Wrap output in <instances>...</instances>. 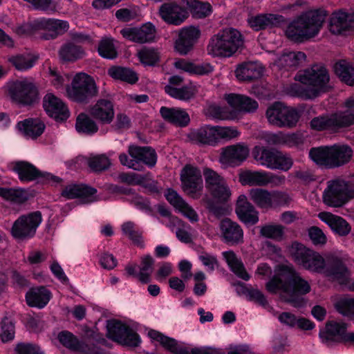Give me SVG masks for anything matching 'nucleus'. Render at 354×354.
<instances>
[{
  "instance_id": "f257e3e1",
  "label": "nucleus",
  "mask_w": 354,
  "mask_h": 354,
  "mask_svg": "<svg viewBox=\"0 0 354 354\" xmlns=\"http://www.w3.org/2000/svg\"><path fill=\"white\" fill-rule=\"evenodd\" d=\"M295 261L304 268L312 272L322 273L333 281L346 284L350 272L344 263V258L335 254L326 255L324 259L319 253L297 241L290 247Z\"/></svg>"
},
{
  "instance_id": "f03ea898",
  "label": "nucleus",
  "mask_w": 354,
  "mask_h": 354,
  "mask_svg": "<svg viewBox=\"0 0 354 354\" xmlns=\"http://www.w3.org/2000/svg\"><path fill=\"white\" fill-rule=\"evenodd\" d=\"M266 290L272 294L279 292L282 301L295 308L304 306L303 295L308 293L310 286L291 266H283L279 272L266 283Z\"/></svg>"
},
{
  "instance_id": "7ed1b4c3",
  "label": "nucleus",
  "mask_w": 354,
  "mask_h": 354,
  "mask_svg": "<svg viewBox=\"0 0 354 354\" xmlns=\"http://www.w3.org/2000/svg\"><path fill=\"white\" fill-rule=\"evenodd\" d=\"M295 79L301 84H292L288 88V93L294 97L313 99L330 88L328 71L322 64H314L298 72Z\"/></svg>"
},
{
  "instance_id": "20e7f679",
  "label": "nucleus",
  "mask_w": 354,
  "mask_h": 354,
  "mask_svg": "<svg viewBox=\"0 0 354 354\" xmlns=\"http://www.w3.org/2000/svg\"><path fill=\"white\" fill-rule=\"evenodd\" d=\"M326 16V12L320 10L303 12L288 24L285 35L295 43L308 41L319 34Z\"/></svg>"
},
{
  "instance_id": "39448f33",
  "label": "nucleus",
  "mask_w": 354,
  "mask_h": 354,
  "mask_svg": "<svg viewBox=\"0 0 354 354\" xmlns=\"http://www.w3.org/2000/svg\"><path fill=\"white\" fill-rule=\"evenodd\" d=\"M244 43L241 33L233 28H225L212 35L207 45V53L212 57L230 58Z\"/></svg>"
},
{
  "instance_id": "423d86ee",
  "label": "nucleus",
  "mask_w": 354,
  "mask_h": 354,
  "mask_svg": "<svg viewBox=\"0 0 354 354\" xmlns=\"http://www.w3.org/2000/svg\"><path fill=\"white\" fill-rule=\"evenodd\" d=\"M66 95L74 102H86L97 95V88L93 77L85 73H78L66 86Z\"/></svg>"
},
{
  "instance_id": "0eeeda50",
  "label": "nucleus",
  "mask_w": 354,
  "mask_h": 354,
  "mask_svg": "<svg viewBox=\"0 0 354 354\" xmlns=\"http://www.w3.org/2000/svg\"><path fill=\"white\" fill-rule=\"evenodd\" d=\"M266 115L271 125L279 128H293L300 118V113L297 109L280 102H274L270 106Z\"/></svg>"
},
{
  "instance_id": "6e6552de",
  "label": "nucleus",
  "mask_w": 354,
  "mask_h": 354,
  "mask_svg": "<svg viewBox=\"0 0 354 354\" xmlns=\"http://www.w3.org/2000/svg\"><path fill=\"white\" fill-rule=\"evenodd\" d=\"M128 152L131 158L125 153H121L119 156L121 164L128 168L140 171L142 169V163L149 167L156 164L157 155L151 147L130 145Z\"/></svg>"
},
{
  "instance_id": "1a4fd4ad",
  "label": "nucleus",
  "mask_w": 354,
  "mask_h": 354,
  "mask_svg": "<svg viewBox=\"0 0 354 354\" xmlns=\"http://www.w3.org/2000/svg\"><path fill=\"white\" fill-rule=\"evenodd\" d=\"M353 197L354 191L350 189L348 183L339 179L328 181L322 194L324 203L332 207H340Z\"/></svg>"
},
{
  "instance_id": "9d476101",
  "label": "nucleus",
  "mask_w": 354,
  "mask_h": 354,
  "mask_svg": "<svg viewBox=\"0 0 354 354\" xmlns=\"http://www.w3.org/2000/svg\"><path fill=\"white\" fill-rule=\"evenodd\" d=\"M8 95L15 103L20 106H31L39 100L37 88L30 80H17L8 85Z\"/></svg>"
},
{
  "instance_id": "9b49d317",
  "label": "nucleus",
  "mask_w": 354,
  "mask_h": 354,
  "mask_svg": "<svg viewBox=\"0 0 354 354\" xmlns=\"http://www.w3.org/2000/svg\"><path fill=\"white\" fill-rule=\"evenodd\" d=\"M183 190L194 199L199 198L203 189V182L200 169L192 165H186L180 173Z\"/></svg>"
},
{
  "instance_id": "f8f14e48",
  "label": "nucleus",
  "mask_w": 354,
  "mask_h": 354,
  "mask_svg": "<svg viewBox=\"0 0 354 354\" xmlns=\"http://www.w3.org/2000/svg\"><path fill=\"white\" fill-rule=\"evenodd\" d=\"M41 221L42 216L39 212L21 216L12 225V235L18 239L32 238L35 234Z\"/></svg>"
},
{
  "instance_id": "ddd939ff",
  "label": "nucleus",
  "mask_w": 354,
  "mask_h": 354,
  "mask_svg": "<svg viewBox=\"0 0 354 354\" xmlns=\"http://www.w3.org/2000/svg\"><path fill=\"white\" fill-rule=\"evenodd\" d=\"M107 335L109 338L122 344L129 346H138L140 343V336L132 328L115 320L107 322Z\"/></svg>"
},
{
  "instance_id": "4468645a",
  "label": "nucleus",
  "mask_w": 354,
  "mask_h": 354,
  "mask_svg": "<svg viewBox=\"0 0 354 354\" xmlns=\"http://www.w3.org/2000/svg\"><path fill=\"white\" fill-rule=\"evenodd\" d=\"M10 169L15 172L21 182H30L42 178L55 183H59L62 179L48 173L37 169L32 164L27 161H15L10 165Z\"/></svg>"
},
{
  "instance_id": "2eb2a0df",
  "label": "nucleus",
  "mask_w": 354,
  "mask_h": 354,
  "mask_svg": "<svg viewBox=\"0 0 354 354\" xmlns=\"http://www.w3.org/2000/svg\"><path fill=\"white\" fill-rule=\"evenodd\" d=\"M249 152L248 147L243 142L230 145L222 149L220 162L227 166L237 167L247 159Z\"/></svg>"
},
{
  "instance_id": "dca6fc26",
  "label": "nucleus",
  "mask_w": 354,
  "mask_h": 354,
  "mask_svg": "<svg viewBox=\"0 0 354 354\" xmlns=\"http://www.w3.org/2000/svg\"><path fill=\"white\" fill-rule=\"evenodd\" d=\"M180 138L187 142L215 145V128L214 126L204 125L197 129H192L189 133H181Z\"/></svg>"
},
{
  "instance_id": "f3484780",
  "label": "nucleus",
  "mask_w": 354,
  "mask_h": 354,
  "mask_svg": "<svg viewBox=\"0 0 354 354\" xmlns=\"http://www.w3.org/2000/svg\"><path fill=\"white\" fill-rule=\"evenodd\" d=\"M35 26L46 31L42 35V38L47 40L55 39L59 35L65 33L69 28L67 21L51 18L39 19L35 21Z\"/></svg>"
},
{
  "instance_id": "a211bd4d",
  "label": "nucleus",
  "mask_w": 354,
  "mask_h": 354,
  "mask_svg": "<svg viewBox=\"0 0 354 354\" xmlns=\"http://www.w3.org/2000/svg\"><path fill=\"white\" fill-rule=\"evenodd\" d=\"M224 99L233 109L232 111H236L237 118L240 113H254L259 107L257 101L245 95L226 93L224 95Z\"/></svg>"
},
{
  "instance_id": "6ab92c4d",
  "label": "nucleus",
  "mask_w": 354,
  "mask_h": 354,
  "mask_svg": "<svg viewBox=\"0 0 354 354\" xmlns=\"http://www.w3.org/2000/svg\"><path fill=\"white\" fill-rule=\"evenodd\" d=\"M43 107L46 113L56 120H66L69 111L64 102L51 93H47L43 99Z\"/></svg>"
},
{
  "instance_id": "aec40b11",
  "label": "nucleus",
  "mask_w": 354,
  "mask_h": 354,
  "mask_svg": "<svg viewBox=\"0 0 354 354\" xmlns=\"http://www.w3.org/2000/svg\"><path fill=\"white\" fill-rule=\"evenodd\" d=\"M89 115L102 124H110L115 116L114 105L108 99H99L88 109Z\"/></svg>"
},
{
  "instance_id": "412c9836",
  "label": "nucleus",
  "mask_w": 354,
  "mask_h": 354,
  "mask_svg": "<svg viewBox=\"0 0 354 354\" xmlns=\"http://www.w3.org/2000/svg\"><path fill=\"white\" fill-rule=\"evenodd\" d=\"M125 39L137 43H146L152 41L156 36V28L151 23H147L140 28H126L120 30Z\"/></svg>"
},
{
  "instance_id": "4be33fe9",
  "label": "nucleus",
  "mask_w": 354,
  "mask_h": 354,
  "mask_svg": "<svg viewBox=\"0 0 354 354\" xmlns=\"http://www.w3.org/2000/svg\"><path fill=\"white\" fill-rule=\"evenodd\" d=\"M201 35L198 26H187L178 32V54L187 55L196 44Z\"/></svg>"
},
{
  "instance_id": "5701e85b",
  "label": "nucleus",
  "mask_w": 354,
  "mask_h": 354,
  "mask_svg": "<svg viewBox=\"0 0 354 354\" xmlns=\"http://www.w3.org/2000/svg\"><path fill=\"white\" fill-rule=\"evenodd\" d=\"M235 212L239 220L246 225H254L259 221V212L245 195L239 196Z\"/></svg>"
},
{
  "instance_id": "b1692460",
  "label": "nucleus",
  "mask_w": 354,
  "mask_h": 354,
  "mask_svg": "<svg viewBox=\"0 0 354 354\" xmlns=\"http://www.w3.org/2000/svg\"><path fill=\"white\" fill-rule=\"evenodd\" d=\"M249 26L255 31L277 27L285 21V18L276 14H259L250 16L247 19Z\"/></svg>"
},
{
  "instance_id": "393cba45",
  "label": "nucleus",
  "mask_w": 354,
  "mask_h": 354,
  "mask_svg": "<svg viewBox=\"0 0 354 354\" xmlns=\"http://www.w3.org/2000/svg\"><path fill=\"white\" fill-rule=\"evenodd\" d=\"M222 237L225 243L238 245L243 242V230L236 222L225 218L220 223Z\"/></svg>"
},
{
  "instance_id": "a878e982",
  "label": "nucleus",
  "mask_w": 354,
  "mask_h": 354,
  "mask_svg": "<svg viewBox=\"0 0 354 354\" xmlns=\"http://www.w3.org/2000/svg\"><path fill=\"white\" fill-rule=\"evenodd\" d=\"M59 342L71 351L80 354H100L94 348H91L87 345L80 341L73 333L64 330L58 334Z\"/></svg>"
},
{
  "instance_id": "bb28decb",
  "label": "nucleus",
  "mask_w": 354,
  "mask_h": 354,
  "mask_svg": "<svg viewBox=\"0 0 354 354\" xmlns=\"http://www.w3.org/2000/svg\"><path fill=\"white\" fill-rule=\"evenodd\" d=\"M96 192V189L84 184L72 183L63 188L61 195L66 199L81 198L88 202H93L95 201L93 196Z\"/></svg>"
},
{
  "instance_id": "cd10ccee",
  "label": "nucleus",
  "mask_w": 354,
  "mask_h": 354,
  "mask_svg": "<svg viewBox=\"0 0 354 354\" xmlns=\"http://www.w3.org/2000/svg\"><path fill=\"white\" fill-rule=\"evenodd\" d=\"M318 218L328 225L333 232L339 236H346L351 232V227L349 223L339 216L322 212L318 214Z\"/></svg>"
},
{
  "instance_id": "c85d7f7f",
  "label": "nucleus",
  "mask_w": 354,
  "mask_h": 354,
  "mask_svg": "<svg viewBox=\"0 0 354 354\" xmlns=\"http://www.w3.org/2000/svg\"><path fill=\"white\" fill-rule=\"evenodd\" d=\"M346 334V324L331 321L326 324L324 330L320 331L319 337L324 342H343Z\"/></svg>"
},
{
  "instance_id": "c756f323",
  "label": "nucleus",
  "mask_w": 354,
  "mask_h": 354,
  "mask_svg": "<svg viewBox=\"0 0 354 354\" xmlns=\"http://www.w3.org/2000/svg\"><path fill=\"white\" fill-rule=\"evenodd\" d=\"M50 298V292L44 286L32 288L26 294L27 304L38 308L46 306Z\"/></svg>"
},
{
  "instance_id": "7c9ffc66",
  "label": "nucleus",
  "mask_w": 354,
  "mask_h": 354,
  "mask_svg": "<svg viewBox=\"0 0 354 354\" xmlns=\"http://www.w3.org/2000/svg\"><path fill=\"white\" fill-rule=\"evenodd\" d=\"M45 124L38 118H28L17 123L19 130L28 138L35 139L44 131Z\"/></svg>"
},
{
  "instance_id": "2f4dec72",
  "label": "nucleus",
  "mask_w": 354,
  "mask_h": 354,
  "mask_svg": "<svg viewBox=\"0 0 354 354\" xmlns=\"http://www.w3.org/2000/svg\"><path fill=\"white\" fill-rule=\"evenodd\" d=\"M263 74V68L255 62H245L237 66L235 75L239 81H251L259 78Z\"/></svg>"
},
{
  "instance_id": "473e14b6",
  "label": "nucleus",
  "mask_w": 354,
  "mask_h": 354,
  "mask_svg": "<svg viewBox=\"0 0 354 354\" xmlns=\"http://www.w3.org/2000/svg\"><path fill=\"white\" fill-rule=\"evenodd\" d=\"M222 256L230 270L239 278L245 281L250 279V275L247 272L241 259L232 250L223 252Z\"/></svg>"
},
{
  "instance_id": "72a5a7b5",
  "label": "nucleus",
  "mask_w": 354,
  "mask_h": 354,
  "mask_svg": "<svg viewBox=\"0 0 354 354\" xmlns=\"http://www.w3.org/2000/svg\"><path fill=\"white\" fill-rule=\"evenodd\" d=\"M353 26V22L349 19L348 15L339 11L332 15L330 19L329 28L332 33L340 35L351 29Z\"/></svg>"
},
{
  "instance_id": "f704fd0d",
  "label": "nucleus",
  "mask_w": 354,
  "mask_h": 354,
  "mask_svg": "<svg viewBox=\"0 0 354 354\" xmlns=\"http://www.w3.org/2000/svg\"><path fill=\"white\" fill-rule=\"evenodd\" d=\"M306 58L305 53L301 51L284 53L275 61V64L279 68L290 70L297 68Z\"/></svg>"
},
{
  "instance_id": "c9c22d12",
  "label": "nucleus",
  "mask_w": 354,
  "mask_h": 354,
  "mask_svg": "<svg viewBox=\"0 0 354 354\" xmlns=\"http://www.w3.org/2000/svg\"><path fill=\"white\" fill-rule=\"evenodd\" d=\"M353 151L346 145L330 146L331 168L340 167L347 163L351 158Z\"/></svg>"
},
{
  "instance_id": "e433bc0d",
  "label": "nucleus",
  "mask_w": 354,
  "mask_h": 354,
  "mask_svg": "<svg viewBox=\"0 0 354 354\" xmlns=\"http://www.w3.org/2000/svg\"><path fill=\"white\" fill-rule=\"evenodd\" d=\"M266 171L245 170L239 174V182L243 185L266 186Z\"/></svg>"
},
{
  "instance_id": "4c0bfd02",
  "label": "nucleus",
  "mask_w": 354,
  "mask_h": 354,
  "mask_svg": "<svg viewBox=\"0 0 354 354\" xmlns=\"http://www.w3.org/2000/svg\"><path fill=\"white\" fill-rule=\"evenodd\" d=\"M250 199L261 209L272 208V191L270 192L262 188H253L249 192Z\"/></svg>"
},
{
  "instance_id": "58836bf2",
  "label": "nucleus",
  "mask_w": 354,
  "mask_h": 354,
  "mask_svg": "<svg viewBox=\"0 0 354 354\" xmlns=\"http://www.w3.org/2000/svg\"><path fill=\"white\" fill-rule=\"evenodd\" d=\"M205 114L211 118L220 120H234L237 119L236 111L230 109L226 106H222L215 104L207 106Z\"/></svg>"
},
{
  "instance_id": "ea45409f",
  "label": "nucleus",
  "mask_w": 354,
  "mask_h": 354,
  "mask_svg": "<svg viewBox=\"0 0 354 354\" xmlns=\"http://www.w3.org/2000/svg\"><path fill=\"white\" fill-rule=\"evenodd\" d=\"M178 70H182L190 74L205 75L214 71V66L209 63L194 64L185 59H178Z\"/></svg>"
},
{
  "instance_id": "a19ab883",
  "label": "nucleus",
  "mask_w": 354,
  "mask_h": 354,
  "mask_svg": "<svg viewBox=\"0 0 354 354\" xmlns=\"http://www.w3.org/2000/svg\"><path fill=\"white\" fill-rule=\"evenodd\" d=\"M309 156L317 165L331 168L330 146L313 147L309 151Z\"/></svg>"
},
{
  "instance_id": "79ce46f5",
  "label": "nucleus",
  "mask_w": 354,
  "mask_h": 354,
  "mask_svg": "<svg viewBox=\"0 0 354 354\" xmlns=\"http://www.w3.org/2000/svg\"><path fill=\"white\" fill-rule=\"evenodd\" d=\"M335 74L348 86H354V67L346 60H340L335 64Z\"/></svg>"
},
{
  "instance_id": "37998d69",
  "label": "nucleus",
  "mask_w": 354,
  "mask_h": 354,
  "mask_svg": "<svg viewBox=\"0 0 354 354\" xmlns=\"http://www.w3.org/2000/svg\"><path fill=\"white\" fill-rule=\"evenodd\" d=\"M276 151L263 147L256 146L253 148L252 155L254 159L262 166L272 169Z\"/></svg>"
},
{
  "instance_id": "c03bdc74",
  "label": "nucleus",
  "mask_w": 354,
  "mask_h": 354,
  "mask_svg": "<svg viewBox=\"0 0 354 354\" xmlns=\"http://www.w3.org/2000/svg\"><path fill=\"white\" fill-rule=\"evenodd\" d=\"M90 115L80 113L76 119L75 129L79 133L93 135L97 132L98 126Z\"/></svg>"
},
{
  "instance_id": "a18cd8bd",
  "label": "nucleus",
  "mask_w": 354,
  "mask_h": 354,
  "mask_svg": "<svg viewBox=\"0 0 354 354\" xmlns=\"http://www.w3.org/2000/svg\"><path fill=\"white\" fill-rule=\"evenodd\" d=\"M84 50L73 43L64 44L59 50V58L64 62H75L84 56Z\"/></svg>"
},
{
  "instance_id": "49530a36",
  "label": "nucleus",
  "mask_w": 354,
  "mask_h": 354,
  "mask_svg": "<svg viewBox=\"0 0 354 354\" xmlns=\"http://www.w3.org/2000/svg\"><path fill=\"white\" fill-rule=\"evenodd\" d=\"M108 74L113 79L127 82L129 84H134L138 80L137 74L134 71L121 66L111 67L108 70Z\"/></svg>"
},
{
  "instance_id": "de8ad7c7",
  "label": "nucleus",
  "mask_w": 354,
  "mask_h": 354,
  "mask_svg": "<svg viewBox=\"0 0 354 354\" xmlns=\"http://www.w3.org/2000/svg\"><path fill=\"white\" fill-rule=\"evenodd\" d=\"M331 115L335 129L354 124V109L339 111Z\"/></svg>"
},
{
  "instance_id": "09e8293b",
  "label": "nucleus",
  "mask_w": 354,
  "mask_h": 354,
  "mask_svg": "<svg viewBox=\"0 0 354 354\" xmlns=\"http://www.w3.org/2000/svg\"><path fill=\"white\" fill-rule=\"evenodd\" d=\"M148 336L152 341L159 342L165 350L171 353L177 354V343L174 339L167 337L155 330H149Z\"/></svg>"
},
{
  "instance_id": "8fccbe9b",
  "label": "nucleus",
  "mask_w": 354,
  "mask_h": 354,
  "mask_svg": "<svg viewBox=\"0 0 354 354\" xmlns=\"http://www.w3.org/2000/svg\"><path fill=\"white\" fill-rule=\"evenodd\" d=\"M97 51L99 55L105 59H113L118 57L117 47L114 40L111 37H104L100 41Z\"/></svg>"
},
{
  "instance_id": "3c124183",
  "label": "nucleus",
  "mask_w": 354,
  "mask_h": 354,
  "mask_svg": "<svg viewBox=\"0 0 354 354\" xmlns=\"http://www.w3.org/2000/svg\"><path fill=\"white\" fill-rule=\"evenodd\" d=\"M212 201L217 203H227L231 198L232 192L226 181L208 190Z\"/></svg>"
},
{
  "instance_id": "603ef678",
  "label": "nucleus",
  "mask_w": 354,
  "mask_h": 354,
  "mask_svg": "<svg viewBox=\"0 0 354 354\" xmlns=\"http://www.w3.org/2000/svg\"><path fill=\"white\" fill-rule=\"evenodd\" d=\"M121 229L123 234L127 236L135 244L141 248L144 246L142 232L136 227L134 223L131 221L125 222L122 225Z\"/></svg>"
},
{
  "instance_id": "864d4df0",
  "label": "nucleus",
  "mask_w": 354,
  "mask_h": 354,
  "mask_svg": "<svg viewBox=\"0 0 354 354\" xmlns=\"http://www.w3.org/2000/svg\"><path fill=\"white\" fill-rule=\"evenodd\" d=\"M159 14L167 24H177V3L176 2L163 3L159 8Z\"/></svg>"
},
{
  "instance_id": "5fc2aeb1",
  "label": "nucleus",
  "mask_w": 354,
  "mask_h": 354,
  "mask_svg": "<svg viewBox=\"0 0 354 354\" xmlns=\"http://www.w3.org/2000/svg\"><path fill=\"white\" fill-rule=\"evenodd\" d=\"M8 61L19 71L28 70L35 63V59L29 54L11 56Z\"/></svg>"
},
{
  "instance_id": "6e6d98bb",
  "label": "nucleus",
  "mask_w": 354,
  "mask_h": 354,
  "mask_svg": "<svg viewBox=\"0 0 354 354\" xmlns=\"http://www.w3.org/2000/svg\"><path fill=\"white\" fill-rule=\"evenodd\" d=\"M87 164L92 171L100 172L107 169L111 165V162L107 156L100 154L91 156L87 159Z\"/></svg>"
},
{
  "instance_id": "4d7b16f0",
  "label": "nucleus",
  "mask_w": 354,
  "mask_h": 354,
  "mask_svg": "<svg viewBox=\"0 0 354 354\" xmlns=\"http://www.w3.org/2000/svg\"><path fill=\"white\" fill-rule=\"evenodd\" d=\"M154 261L153 258L147 255L142 258L140 271L138 273V278L142 283H148L150 281V276L153 272V265Z\"/></svg>"
},
{
  "instance_id": "13d9d810",
  "label": "nucleus",
  "mask_w": 354,
  "mask_h": 354,
  "mask_svg": "<svg viewBox=\"0 0 354 354\" xmlns=\"http://www.w3.org/2000/svg\"><path fill=\"white\" fill-rule=\"evenodd\" d=\"M140 62L146 66H154L160 59L159 52L151 48H143L138 52Z\"/></svg>"
},
{
  "instance_id": "bf43d9fd",
  "label": "nucleus",
  "mask_w": 354,
  "mask_h": 354,
  "mask_svg": "<svg viewBox=\"0 0 354 354\" xmlns=\"http://www.w3.org/2000/svg\"><path fill=\"white\" fill-rule=\"evenodd\" d=\"M335 308L343 316L354 320V298H342L335 303Z\"/></svg>"
},
{
  "instance_id": "052dcab7",
  "label": "nucleus",
  "mask_w": 354,
  "mask_h": 354,
  "mask_svg": "<svg viewBox=\"0 0 354 354\" xmlns=\"http://www.w3.org/2000/svg\"><path fill=\"white\" fill-rule=\"evenodd\" d=\"M216 144L220 140H230L238 138L241 133L236 127H220L214 126Z\"/></svg>"
},
{
  "instance_id": "680f3d73",
  "label": "nucleus",
  "mask_w": 354,
  "mask_h": 354,
  "mask_svg": "<svg viewBox=\"0 0 354 354\" xmlns=\"http://www.w3.org/2000/svg\"><path fill=\"white\" fill-rule=\"evenodd\" d=\"M283 234L284 227L281 225H266L260 230L262 236L274 240L282 239Z\"/></svg>"
},
{
  "instance_id": "e2e57ef3",
  "label": "nucleus",
  "mask_w": 354,
  "mask_h": 354,
  "mask_svg": "<svg viewBox=\"0 0 354 354\" xmlns=\"http://www.w3.org/2000/svg\"><path fill=\"white\" fill-rule=\"evenodd\" d=\"M203 172L205 178V187L207 191L225 182L223 177L210 168H204Z\"/></svg>"
},
{
  "instance_id": "0e129e2a",
  "label": "nucleus",
  "mask_w": 354,
  "mask_h": 354,
  "mask_svg": "<svg viewBox=\"0 0 354 354\" xmlns=\"http://www.w3.org/2000/svg\"><path fill=\"white\" fill-rule=\"evenodd\" d=\"M0 196L3 198L16 203H21L26 199V193L22 189L0 188Z\"/></svg>"
},
{
  "instance_id": "69168bd1",
  "label": "nucleus",
  "mask_w": 354,
  "mask_h": 354,
  "mask_svg": "<svg viewBox=\"0 0 354 354\" xmlns=\"http://www.w3.org/2000/svg\"><path fill=\"white\" fill-rule=\"evenodd\" d=\"M310 127L315 131L335 129L331 115L330 116H319L313 118L310 121Z\"/></svg>"
},
{
  "instance_id": "338daca9",
  "label": "nucleus",
  "mask_w": 354,
  "mask_h": 354,
  "mask_svg": "<svg viewBox=\"0 0 354 354\" xmlns=\"http://www.w3.org/2000/svg\"><path fill=\"white\" fill-rule=\"evenodd\" d=\"M178 212H180L190 222H197L198 216L194 208L189 205L183 198L178 196Z\"/></svg>"
},
{
  "instance_id": "774afa93",
  "label": "nucleus",
  "mask_w": 354,
  "mask_h": 354,
  "mask_svg": "<svg viewBox=\"0 0 354 354\" xmlns=\"http://www.w3.org/2000/svg\"><path fill=\"white\" fill-rule=\"evenodd\" d=\"M178 354H225V353L220 349L211 347L193 348L178 347Z\"/></svg>"
}]
</instances>
